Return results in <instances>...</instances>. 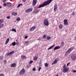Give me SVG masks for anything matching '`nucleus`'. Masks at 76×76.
Wrapping results in <instances>:
<instances>
[{"label": "nucleus", "instance_id": "6e6d98bb", "mask_svg": "<svg viewBox=\"0 0 76 76\" xmlns=\"http://www.w3.org/2000/svg\"><path fill=\"white\" fill-rule=\"evenodd\" d=\"M56 76H58V75H57Z\"/></svg>", "mask_w": 76, "mask_h": 76}, {"label": "nucleus", "instance_id": "8fccbe9b", "mask_svg": "<svg viewBox=\"0 0 76 76\" xmlns=\"http://www.w3.org/2000/svg\"><path fill=\"white\" fill-rule=\"evenodd\" d=\"M16 45H18L19 44V43L18 42L16 43Z\"/></svg>", "mask_w": 76, "mask_h": 76}, {"label": "nucleus", "instance_id": "ddd939ff", "mask_svg": "<svg viewBox=\"0 0 76 76\" xmlns=\"http://www.w3.org/2000/svg\"><path fill=\"white\" fill-rule=\"evenodd\" d=\"M36 28V26L33 27L31 28V29L30 30V31L31 32L32 31H33Z\"/></svg>", "mask_w": 76, "mask_h": 76}, {"label": "nucleus", "instance_id": "5fc2aeb1", "mask_svg": "<svg viewBox=\"0 0 76 76\" xmlns=\"http://www.w3.org/2000/svg\"><path fill=\"white\" fill-rule=\"evenodd\" d=\"M75 39H76V36L75 37Z\"/></svg>", "mask_w": 76, "mask_h": 76}, {"label": "nucleus", "instance_id": "a19ab883", "mask_svg": "<svg viewBox=\"0 0 76 76\" xmlns=\"http://www.w3.org/2000/svg\"><path fill=\"white\" fill-rule=\"evenodd\" d=\"M0 76H4V74H1L0 75Z\"/></svg>", "mask_w": 76, "mask_h": 76}, {"label": "nucleus", "instance_id": "f8f14e48", "mask_svg": "<svg viewBox=\"0 0 76 76\" xmlns=\"http://www.w3.org/2000/svg\"><path fill=\"white\" fill-rule=\"evenodd\" d=\"M64 24L65 25H68V22H67V20L66 19L64 20Z\"/></svg>", "mask_w": 76, "mask_h": 76}, {"label": "nucleus", "instance_id": "412c9836", "mask_svg": "<svg viewBox=\"0 0 76 76\" xmlns=\"http://www.w3.org/2000/svg\"><path fill=\"white\" fill-rule=\"evenodd\" d=\"M51 38V37L50 36H48L47 37V40H50Z\"/></svg>", "mask_w": 76, "mask_h": 76}, {"label": "nucleus", "instance_id": "7ed1b4c3", "mask_svg": "<svg viewBox=\"0 0 76 76\" xmlns=\"http://www.w3.org/2000/svg\"><path fill=\"white\" fill-rule=\"evenodd\" d=\"M73 48H69V49L68 50V51L66 52V53L65 54V55H68L69 54H70L71 51L73 50Z\"/></svg>", "mask_w": 76, "mask_h": 76}, {"label": "nucleus", "instance_id": "f03ea898", "mask_svg": "<svg viewBox=\"0 0 76 76\" xmlns=\"http://www.w3.org/2000/svg\"><path fill=\"white\" fill-rule=\"evenodd\" d=\"M44 23L45 26H48L49 25V22H48V20L47 19H45L44 20Z\"/></svg>", "mask_w": 76, "mask_h": 76}, {"label": "nucleus", "instance_id": "c85d7f7f", "mask_svg": "<svg viewBox=\"0 0 76 76\" xmlns=\"http://www.w3.org/2000/svg\"><path fill=\"white\" fill-rule=\"evenodd\" d=\"M4 26V24H0V27L1 28Z\"/></svg>", "mask_w": 76, "mask_h": 76}, {"label": "nucleus", "instance_id": "c756f323", "mask_svg": "<svg viewBox=\"0 0 76 76\" xmlns=\"http://www.w3.org/2000/svg\"><path fill=\"white\" fill-rule=\"evenodd\" d=\"M62 27H63V26H62V25L61 24V25H59V28H60L61 29H62Z\"/></svg>", "mask_w": 76, "mask_h": 76}, {"label": "nucleus", "instance_id": "4c0bfd02", "mask_svg": "<svg viewBox=\"0 0 76 76\" xmlns=\"http://www.w3.org/2000/svg\"><path fill=\"white\" fill-rule=\"evenodd\" d=\"M36 70V69H35V68H33V71H35Z\"/></svg>", "mask_w": 76, "mask_h": 76}, {"label": "nucleus", "instance_id": "c03bdc74", "mask_svg": "<svg viewBox=\"0 0 76 76\" xmlns=\"http://www.w3.org/2000/svg\"><path fill=\"white\" fill-rule=\"evenodd\" d=\"M7 18L8 19H10V17L8 16L7 17Z\"/></svg>", "mask_w": 76, "mask_h": 76}, {"label": "nucleus", "instance_id": "423d86ee", "mask_svg": "<svg viewBox=\"0 0 76 76\" xmlns=\"http://www.w3.org/2000/svg\"><path fill=\"white\" fill-rule=\"evenodd\" d=\"M32 10H33L32 8H30L27 9L25 11V12L26 13H29V12H32Z\"/></svg>", "mask_w": 76, "mask_h": 76}, {"label": "nucleus", "instance_id": "cd10ccee", "mask_svg": "<svg viewBox=\"0 0 76 76\" xmlns=\"http://www.w3.org/2000/svg\"><path fill=\"white\" fill-rule=\"evenodd\" d=\"M45 67H48V64L47 63H46L45 64Z\"/></svg>", "mask_w": 76, "mask_h": 76}, {"label": "nucleus", "instance_id": "a878e982", "mask_svg": "<svg viewBox=\"0 0 76 76\" xmlns=\"http://www.w3.org/2000/svg\"><path fill=\"white\" fill-rule=\"evenodd\" d=\"M22 4H20L18 5L17 7H20V6H22Z\"/></svg>", "mask_w": 76, "mask_h": 76}, {"label": "nucleus", "instance_id": "de8ad7c7", "mask_svg": "<svg viewBox=\"0 0 76 76\" xmlns=\"http://www.w3.org/2000/svg\"><path fill=\"white\" fill-rule=\"evenodd\" d=\"M41 40V39H40V38H39L38 39V40H39V41H40V40Z\"/></svg>", "mask_w": 76, "mask_h": 76}, {"label": "nucleus", "instance_id": "6e6552de", "mask_svg": "<svg viewBox=\"0 0 76 76\" xmlns=\"http://www.w3.org/2000/svg\"><path fill=\"white\" fill-rule=\"evenodd\" d=\"M58 60V58H56V59L54 60L53 62L52 63V65H53V64H56V63H57Z\"/></svg>", "mask_w": 76, "mask_h": 76}, {"label": "nucleus", "instance_id": "a18cd8bd", "mask_svg": "<svg viewBox=\"0 0 76 76\" xmlns=\"http://www.w3.org/2000/svg\"><path fill=\"white\" fill-rule=\"evenodd\" d=\"M70 64V63H68L66 65L67 66H69V64Z\"/></svg>", "mask_w": 76, "mask_h": 76}, {"label": "nucleus", "instance_id": "39448f33", "mask_svg": "<svg viewBox=\"0 0 76 76\" xmlns=\"http://www.w3.org/2000/svg\"><path fill=\"white\" fill-rule=\"evenodd\" d=\"M25 70L24 69H23L19 73L20 75H23L25 73Z\"/></svg>", "mask_w": 76, "mask_h": 76}, {"label": "nucleus", "instance_id": "4468645a", "mask_svg": "<svg viewBox=\"0 0 76 76\" xmlns=\"http://www.w3.org/2000/svg\"><path fill=\"white\" fill-rule=\"evenodd\" d=\"M16 66V64L15 63H13L11 65V67H15Z\"/></svg>", "mask_w": 76, "mask_h": 76}, {"label": "nucleus", "instance_id": "9b49d317", "mask_svg": "<svg viewBox=\"0 0 76 76\" xmlns=\"http://www.w3.org/2000/svg\"><path fill=\"white\" fill-rule=\"evenodd\" d=\"M37 0H33L32 5L34 6H35L36 3H37Z\"/></svg>", "mask_w": 76, "mask_h": 76}, {"label": "nucleus", "instance_id": "aec40b11", "mask_svg": "<svg viewBox=\"0 0 76 76\" xmlns=\"http://www.w3.org/2000/svg\"><path fill=\"white\" fill-rule=\"evenodd\" d=\"M17 15V13L15 12H12V15H13L14 16H16Z\"/></svg>", "mask_w": 76, "mask_h": 76}, {"label": "nucleus", "instance_id": "72a5a7b5", "mask_svg": "<svg viewBox=\"0 0 76 76\" xmlns=\"http://www.w3.org/2000/svg\"><path fill=\"white\" fill-rule=\"evenodd\" d=\"M66 68V65L64 64L63 66V69Z\"/></svg>", "mask_w": 76, "mask_h": 76}, {"label": "nucleus", "instance_id": "393cba45", "mask_svg": "<svg viewBox=\"0 0 76 76\" xmlns=\"http://www.w3.org/2000/svg\"><path fill=\"white\" fill-rule=\"evenodd\" d=\"M3 22V20L2 19H0V24Z\"/></svg>", "mask_w": 76, "mask_h": 76}, {"label": "nucleus", "instance_id": "a211bd4d", "mask_svg": "<svg viewBox=\"0 0 76 76\" xmlns=\"http://www.w3.org/2000/svg\"><path fill=\"white\" fill-rule=\"evenodd\" d=\"M9 40H10V39L9 38H7V39L5 42V44H7L8 42H9Z\"/></svg>", "mask_w": 76, "mask_h": 76}, {"label": "nucleus", "instance_id": "f704fd0d", "mask_svg": "<svg viewBox=\"0 0 76 76\" xmlns=\"http://www.w3.org/2000/svg\"><path fill=\"white\" fill-rule=\"evenodd\" d=\"M37 57H35L34 58V60H37Z\"/></svg>", "mask_w": 76, "mask_h": 76}, {"label": "nucleus", "instance_id": "4be33fe9", "mask_svg": "<svg viewBox=\"0 0 76 76\" xmlns=\"http://www.w3.org/2000/svg\"><path fill=\"white\" fill-rule=\"evenodd\" d=\"M3 60V56H0V60Z\"/></svg>", "mask_w": 76, "mask_h": 76}, {"label": "nucleus", "instance_id": "7c9ffc66", "mask_svg": "<svg viewBox=\"0 0 76 76\" xmlns=\"http://www.w3.org/2000/svg\"><path fill=\"white\" fill-rule=\"evenodd\" d=\"M61 46H62V47H63V46L64 45V42H61Z\"/></svg>", "mask_w": 76, "mask_h": 76}, {"label": "nucleus", "instance_id": "ea45409f", "mask_svg": "<svg viewBox=\"0 0 76 76\" xmlns=\"http://www.w3.org/2000/svg\"><path fill=\"white\" fill-rule=\"evenodd\" d=\"M7 5V4H6V3H4V6L6 7V6Z\"/></svg>", "mask_w": 76, "mask_h": 76}, {"label": "nucleus", "instance_id": "9d476101", "mask_svg": "<svg viewBox=\"0 0 76 76\" xmlns=\"http://www.w3.org/2000/svg\"><path fill=\"white\" fill-rule=\"evenodd\" d=\"M54 12H56L57 10V5L56 4L54 5Z\"/></svg>", "mask_w": 76, "mask_h": 76}, {"label": "nucleus", "instance_id": "1a4fd4ad", "mask_svg": "<svg viewBox=\"0 0 76 76\" xmlns=\"http://www.w3.org/2000/svg\"><path fill=\"white\" fill-rule=\"evenodd\" d=\"M69 68H64V69H63V71L64 73H66V72H67L69 71Z\"/></svg>", "mask_w": 76, "mask_h": 76}, {"label": "nucleus", "instance_id": "4d7b16f0", "mask_svg": "<svg viewBox=\"0 0 76 76\" xmlns=\"http://www.w3.org/2000/svg\"><path fill=\"white\" fill-rule=\"evenodd\" d=\"M16 41H17V40H16Z\"/></svg>", "mask_w": 76, "mask_h": 76}, {"label": "nucleus", "instance_id": "37998d69", "mask_svg": "<svg viewBox=\"0 0 76 76\" xmlns=\"http://www.w3.org/2000/svg\"><path fill=\"white\" fill-rule=\"evenodd\" d=\"M74 73H76V70H74L72 71Z\"/></svg>", "mask_w": 76, "mask_h": 76}, {"label": "nucleus", "instance_id": "6ab92c4d", "mask_svg": "<svg viewBox=\"0 0 76 76\" xmlns=\"http://www.w3.org/2000/svg\"><path fill=\"white\" fill-rule=\"evenodd\" d=\"M54 47V45H53L52 46H51L48 49V50H50L51 49H52V48H53V47Z\"/></svg>", "mask_w": 76, "mask_h": 76}, {"label": "nucleus", "instance_id": "603ef678", "mask_svg": "<svg viewBox=\"0 0 76 76\" xmlns=\"http://www.w3.org/2000/svg\"><path fill=\"white\" fill-rule=\"evenodd\" d=\"M3 2H4V1H6V0H3Z\"/></svg>", "mask_w": 76, "mask_h": 76}, {"label": "nucleus", "instance_id": "20e7f679", "mask_svg": "<svg viewBox=\"0 0 76 76\" xmlns=\"http://www.w3.org/2000/svg\"><path fill=\"white\" fill-rule=\"evenodd\" d=\"M14 53H15V51H12V52H11L9 53L6 54L5 55V56H6V57H7V56H9V57H10V56L12 55V54H14Z\"/></svg>", "mask_w": 76, "mask_h": 76}, {"label": "nucleus", "instance_id": "49530a36", "mask_svg": "<svg viewBox=\"0 0 76 76\" xmlns=\"http://www.w3.org/2000/svg\"><path fill=\"white\" fill-rule=\"evenodd\" d=\"M25 38H28V36H26L25 37Z\"/></svg>", "mask_w": 76, "mask_h": 76}, {"label": "nucleus", "instance_id": "3c124183", "mask_svg": "<svg viewBox=\"0 0 76 76\" xmlns=\"http://www.w3.org/2000/svg\"><path fill=\"white\" fill-rule=\"evenodd\" d=\"M72 15H73V16H74V15H75V13H74V12L73 13Z\"/></svg>", "mask_w": 76, "mask_h": 76}, {"label": "nucleus", "instance_id": "2f4dec72", "mask_svg": "<svg viewBox=\"0 0 76 76\" xmlns=\"http://www.w3.org/2000/svg\"><path fill=\"white\" fill-rule=\"evenodd\" d=\"M12 31H14V32H16V29L13 28Z\"/></svg>", "mask_w": 76, "mask_h": 76}, {"label": "nucleus", "instance_id": "09e8293b", "mask_svg": "<svg viewBox=\"0 0 76 76\" xmlns=\"http://www.w3.org/2000/svg\"><path fill=\"white\" fill-rule=\"evenodd\" d=\"M23 0V2H25L26 1V0Z\"/></svg>", "mask_w": 76, "mask_h": 76}, {"label": "nucleus", "instance_id": "bb28decb", "mask_svg": "<svg viewBox=\"0 0 76 76\" xmlns=\"http://www.w3.org/2000/svg\"><path fill=\"white\" fill-rule=\"evenodd\" d=\"M21 57L23 59H24V58H26V56L24 55L23 56H21Z\"/></svg>", "mask_w": 76, "mask_h": 76}, {"label": "nucleus", "instance_id": "0eeeda50", "mask_svg": "<svg viewBox=\"0 0 76 76\" xmlns=\"http://www.w3.org/2000/svg\"><path fill=\"white\" fill-rule=\"evenodd\" d=\"M71 58L72 60H75L76 58V55L75 54H72L71 56Z\"/></svg>", "mask_w": 76, "mask_h": 76}, {"label": "nucleus", "instance_id": "2eb2a0df", "mask_svg": "<svg viewBox=\"0 0 76 76\" xmlns=\"http://www.w3.org/2000/svg\"><path fill=\"white\" fill-rule=\"evenodd\" d=\"M6 3L7 7H10L12 6V4L11 3L7 2Z\"/></svg>", "mask_w": 76, "mask_h": 76}, {"label": "nucleus", "instance_id": "864d4df0", "mask_svg": "<svg viewBox=\"0 0 76 76\" xmlns=\"http://www.w3.org/2000/svg\"><path fill=\"white\" fill-rule=\"evenodd\" d=\"M2 7L1 6H0V9Z\"/></svg>", "mask_w": 76, "mask_h": 76}, {"label": "nucleus", "instance_id": "79ce46f5", "mask_svg": "<svg viewBox=\"0 0 76 76\" xmlns=\"http://www.w3.org/2000/svg\"><path fill=\"white\" fill-rule=\"evenodd\" d=\"M25 43H26V44H28V43H29V41H26L25 42Z\"/></svg>", "mask_w": 76, "mask_h": 76}, {"label": "nucleus", "instance_id": "e433bc0d", "mask_svg": "<svg viewBox=\"0 0 76 76\" xmlns=\"http://www.w3.org/2000/svg\"><path fill=\"white\" fill-rule=\"evenodd\" d=\"M43 38H46V36L45 35H43Z\"/></svg>", "mask_w": 76, "mask_h": 76}, {"label": "nucleus", "instance_id": "f257e3e1", "mask_svg": "<svg viewBox=\"0 0 76 76\" xmlns=\"http://www.w3.org/2000/svg\"><path fill=\"white\" fill-rule=\"evenodd\" d=\"M52 0H48L44 2L43 4L39 5L38 7L39 8H41L44 7V6H47V5H48L49 4H50L51 1H52Z\"/></svg>", "mask_w": 76, "mask_h": 76}, {"label": "nucleus", "instance_id": "dca6fc26", "mask_svg": "<svg viewBox=\"0 0 76 76\" xmlns=\"http://www.w3.org/2000/svg\"><path fill=\"white\" fill-rule=\"evenodd\" d=\"M40 11V10H36L35 11H33V13H38V12Z\"/></svg>", "mask_w": 76, "mask_h": 76}, {"label": "nucleus", "instance_id": "b1692460", "mask_svg": "<svg viewBox=\"0 0 76 76\" xmlns=\"http://www.w3.org/2000/svg\"><path fill=\"white\" fill-rule=\"evenodd\" d=\"M16 20L17 21H20V19L19 17H18L16 19Z\"/></svg>", "mask_w": 76, "mask_h": 76}, {"label": "nucleus", "instance_id": "c9c22d12", "mask_svg": "<svg viewBox=\"0 0 76 76\" xmlns=\"http://www.w3.org/2000/svg\"><path fill=\"white\" fill-rule=\"evenodd\" d=\"M33 63V61H31L29 62V64H32Z\"/></svg>", "mask_w": 76, "mask_h": 76}, {"label": "nucleus", "instance_id": "f3484780", "mask_svg": "<svg viewBox=\"0 0 76 76\" xmlns=\"http://www.w3.org/2000/svg\"><path fill=\"white\" fill-rule=\"evenodd\" d=\"M60 48V47L59 46H57L53 50L54 51H55V50H58V49H59Z\"/></svg>", "mask_w": 76, "mask_h": 76}, {"label": "nucleus", "instance_id": "473e14b6", "mask_svg": "<svg viewBox=\"0 0 76 76\" xmlns=\"http://www.w3.org/2000/svg\"><path fill=\"white\" fill-rule=\"evenodd\" d=\"M4 64H6V63H7V61H6V60H4Z\"/></svg>", "mask_w": 76, "mask_h": 76}, {"label": "nucleus", "instance_id": "58836bf2", "mask_svg": "<svg viewBox=\"0 0 76 76\" xmlns=\"http://www.w3.org/2000/svg\"><path fill=\"white\" fill-rule=\"evenodd\" d=\"M41 67H39L38 68L39 71L41 70Z\"/></svg>", "mask_w": 76, "mask_h": 76}, {"label": "nucleus", "instance_id": "5701e85b", "mask_svg": "<svg viewBox=\"0 0 76 76\" xmlns=\"http://www.w3.org/2000/svg\"><path fill=\"white\" fill-rule=\"evenodd\" d=\"M12 45L13 46H15L16 45V42H13L12 43Z\"/></svg>", "mask_w": 76, "mask_h": 76}]
</instances>
